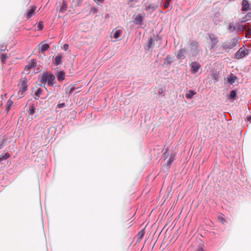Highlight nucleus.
I'll return each instance as SVG.
<instances>
[{
  "instance_id": "32",
  "label": "nucleus",
  "mask_w": 251,
  "mask_h": 251,
  "mask_svg": "<svg viewBox=\"0 0 251 251\" xmlns=\"http://www.w3.org/2000/svg\"><path fill=\"white\" fill-rule=\"evenodd\" d=\"M236 96V92L235 90H232L229 95L230 99H235Z\"/></svg>"
},
{
  "instance_id": "34",
  "label": "nucleus",
  "mask_w": 251,
  "mask_h": 251,
  "mask_svg": "<svg viewBox=\"0 0 251 251\" xmlns=\"http://www.w3.org/2000/svg\"><path fill=\"white\" fill-rule=\"evenodd\" d=\"M0 59L3 63H4L7 59V56L5 54H2L0 56Z\"/></svg>"
},
{
  "instance_id": "3",
  "label": "nucleus",
  "mask_w": 251,
  "mask_h": 251,
  "mask_svg": "<svg viewBox=\"0 0 251 251\" xmlns=\"http://www.w3.org/2000/svg\"><path fill=\"white\" fill-rule=\"evenodd\" d=\"M37 62L36 59H31L28 63L27 65L25 66V71L28 74L30 70L31 69H34L36 66Z\"/></svg>"
},
{
  "instance_id": "9",
  "label": "nucleus",
  "mask_w": 251,
  "mask_h": 251,
  "mask_svg": "<svg viewBox=\"0 0 251 251\" xmlns=\"http://www.w3.org/2000/svg\"><path fill=\"white\" fill-rule=\"evenodd\" d=\"M122 32L123 31L121 29H114L111 33V37L117 40L120 37Z\"/></svg>"
},
{
  "instance_id": "4",
  "label": "nucleus",
  "mask_w": 251,
  "mask_h": 251,
  "mask_svg": "<svg viewBox=\"0 0 251 251\" xmlns=\"http://www.w3.org/2000/svg\"><path fill=\"white\" fill-rule=\"evenodd\" d=\"M237 43V40L235 39H232L230 42H225L222 45L224 49H232L234 47Z\"/></svg>"
},
{
  "instance_id": "16",
  "label": "nucleus",
  "mask_w": 251,
  "mask_h": 251,
  "mask_svg": "<svg viewBox=\"0 0 251 251\" xmlns=\"http://www.w3.org/2000/svg\"><path fill=\"white\" fill-rule=\"evenodd\" d=\"M242 23L241 22L240 23H238L237 24V28L238 30L240 31H243L246 30L248 28V26L247 25H243L242 24Z\"/></svg>"
},
{
  "instance_id": "41",
  "label": "nucleus",
  "mask_w": 251,
  "mask_h": 251,
  "mask_svg": "<svg viewBox=\"0 0 251 251\" xmlns=\"http://www.w3.org/2000/svg\"><path fill=\"white\" fill-rule=\"evenodd\" d=\"M69 48V45L67 44H65L63 45V49L65 50H67Z\"/></svg>"
},
{
  "instance_id": "13",
  "label": "nucleus",
  "mask_w": 251,
  "mask_h": 251,
  "mask_svg": "<svg viewBox=\"0 0 251 251\" xmlns=\"http://www.w3.org/2000/svg\"><path fill=\"white\" fill-rule=\"evenodd\" d=\"M62 54L61 53H59L57 54L56 56L54 58L53 63L56 65H60L62 63Z\"/></svg>"
},
{
  "instance_id": "26",
  "label": "nucleus",
  "mask_w": 251,
  "mask_h": 251,
  "mask_svg": "<svg viewBox=\"0 0 251 251\" xmlns=\"http://www.w3.org/2000/svg\"><path fill=\"white\" fill-rule=\"evenodd\" d=\"M10 154L8 152H6L4 153V155L1 154L0 155V162L3 160H4L10 157Z\"/></svg>"
},
{
  "instance_id": "17",
  "label": "nucleus",
  "mask_w": 251,
  "mask_h": 251,
  "mask_svg": "<svg viewBox=\"0 0 251 251\" xmlns=\"http://www.w3.org/2000/svg\"><path fill=\"white\" fill-rule=\"evenodd\" d=\"M75 87L73 85H69L65 88L66 94L69 96L73 93Z\"/></svg>"
},
{
  "instance_id": "1",
  "label": "nucleus",
  "mask_w": 251,
  "mask_h": 251,
  "mask_svg": "<svg viewBox=\"0 0 251 251\" xmlns=\"http://www.w3.org/2000/svg\"><path fill=\"white\" fill-rule=\"evenodd\" d=\"M18 86H20V88L18 92V99H20L24 96V92L27 90V85L26 78H21Z\"/></svg>"
},
{
  "instance_id": "23",
  "label": "nucleus",
  "mask_w": 251,
  "mask_h": 251,
  "mask_svg": "<svg viewBox=\"0 0 251 251\" xmlns=\"http://www.w3.org/2000/svg\"><path fill=\"white\" fill-rule=\"evenodd\" d=\"M57 77L58 80L62 81L65 78V73L63 72H59L58 73Z\"/></svg>"
},
{
  "instance_id": "25",
  "label": "nucleus",
  "mask_w": 251,
  "mask_h": 251,
  "mask_svg": "<svg viewBox=\"0 0 251 251\" xmlns=\"http://www.w3.org/2000/svg\"><path fill=\"white\" fill-rule=\"evenodd\" d=\"M142 22V17L140 15L136 16L134 20V22L136 24H140Z\"/></svg>"
},
{
  "instance_id": "36",
  "label": "nucleus",
  "mask_w": 251,
  "mask_h": 251,
  "mask_svg": "<svg viewBox=\"0 0 251 251\" xmlns=\"http://www.w3.org/2000/svg\"><path fill=\"white\" fill-rule=\"evenodd\" d=\"M42 93V90L41 89H38L35 92V95L39 97Z\"/></svg>"
},
{
  "instance_id": "24",
  "label": "nucleus",
  "mask_w": 251,
  "mask_h": 251,
  "mask_svg": "<svg viewBox=\"0 0 251 251\" xmlns=\"http://www.w3.org/2000/svg\"><path fill=\"white\" fill-rule=\"evenodd\" d=\"M251 18V12L247 13L245 17L242 19L241 23L247 22Z\"/></svg>"
},
{
  "instance_id": "5",
  "label": "nucleus",
  "mask_w": 251,
  "mask_h": 251,
  "mask_svg": "<svg viewBox=\"0 0 251 251\" xmlns=\"http://www.w3.org/2000/svg\"><path fill=\"white\" fill-rule=\"evenodd\" d=\"M50 46L48 44H45L44 42L40 43L38 45V55L39 57L41 56V53H43L45 51L47 50Z\"/></svg>"
},
{
  "instance_id": "42",
  "label": "nucleus",
  "mask_w": 251,
  "mask_h": 251,
  "mask_svg": "<svg viewBox=\"0 0 251 251\" xmlns=\"http://www.w3.org/2000/svg\"><path fill=\"white\" fill-rule=\"evenodd\" d=\"M133 2H137V0H129L128 2H127V4H129V5H130V4H132V3Z\"/></svg>"
},
{
  "instance_id": "12",
  "label": "nucleus",
  "mask_w": 251,
  "mask_h": 251,
  "mask_svg": "<svg viewBox=\"0 0 251 251\" xmlns=\"http://www.w3.org/2000/svg\"><path fill=\"white\" fill-rule=\"evenodd\" d=\"M55 79V77L51 74L47 73V83L49 86H53L54 83L53 81Z\"/></svg>"
},
{
  "instance_id": "44",
  "label": "nucleus",
  "mask_w": 251,
  "mask_h": 251,
  "mask_svg": "<svg viewBox=\"0 0 251 251\" xmlns=\"http://www.w3.org/2000/svg\"><path fill=\"white\" fill-rule=\"evenodd\" d=\"M104 0H96V1L100 2V3H103Z\"/></svg>"
},
{
  "instance_id": "18",
  "label": "nucleus",
  "mask_w": 251,
  "mask_h": 251,
  "mask_svg": "<svg viewBox=\"0 0 251 251\" xmlns=\"http://www.w3.org/2000/svg\"><path fill=\"white\" fill-rule=\"evenodd\" d=\"M237 79V77L234 75L232 74H231L228 78V82L230 84H233L235 82V80Z\"/></svg>"
},
{
  "instance_id": "15",
  "label": "nucleus",
  "mask_w": 251,
  "mask_h": 251,
  "mask_svg": "<svg viewBox=\"0 0 251 251\" xmlns=\"http://www.w3.org/2000/svg\"><path fill=\"white\" fill-rule=\"evenodd\" d=\"M197 244L196 243L195 244H193L191 246V248L193 249L194 250V251H203V249L201 247V244H199L198 245H197Z\"/></svg>"
},
{
  "instance_id": "37",
  "label": "nucleus",
  "mask_w": 251,
  "mask_h": 251,
  "mask_svg": "<svg viewBox=\"0 0 251 251\" xmlns=\"http://www.w3.org/2000/svg\"><path fill=\"white\" fill-rule=\"evenodd\" d=\"M170 1L171 0H166V2H165L163 5L165 8H167L169 7Z\"/></svg>"
},
{
  "instance_id": "19",
  "label": "nucleus",
  "mask_w": 251,
  "mask_h": 251,
  "mask_svg": "<svg viewBox=\"0 0 251 251\" xmlns=\"http://www.w3.org/2000/svg\"><path fill=\"white\" fill-rule=\"evenodd\" d=\"M196 93L194 92L192 90H190L188 91V93L186 94V98L188 99H191L193 98V96H194Z\"/></svg>"
},
{
  "instance_id": "8",
  "label": "nucleus",
  "mask_w": 251,
  "mask_h": 251,
  "mask_svg": "<svg viewBox=\"0 0 251 251\" xmlns=\"http://www.w3.org/2000/svg\"><path fill=\"white\" fill-rule=\"evenodd\" d=\"M251 9L250 4L248 0H243L242 2L241 11L243 12L248 11Z\"/></svg>"
},
{
  "instance_id": "22",
  "label": "nucleus",
  "mask_w": 251,
  "mask_h": 251,
  "mask_svg": "<svg viewBox=\"0 0 251 251\" xmlns=\"http://www.w3.org/2000/svg\"><path fill=\"white\" fill-rule=\"evenodd\" d=\"M145 234L144 229L140 230L137 235V241L139 242L143 237Z\"/></svg>"
},
{
  "instance_id": "43",
  "label": "nucleus",
  "mask_w": 251,
  "mask_h": 251,
  "mask_svg": "<svg viewBox=\"0 0 251 251\" xmlns=\"http://www.w3.org/2000/svg\"><path fill=\"white\" fill-rule=\"evenodd\" d=\"M174 160V157H171L170 159H169V161L168 162V165H170L172 162Z\"/></svg>"
},
{
  "instance_id": "7",
  "label": "nucleus",
  "mask_w": 251,
  "mask_h": 251,
  "mask_svg": "<svg viewBox=\"0 0 251 251\" xmlns=\"http://www.w3.org/2000/svg\"><path fill=\"white\" fill-rule=\"evenodd\" d=\"M248 54V50L245 49L240 48L235 53L236 59H241L243 58L246 55Z\"/></svg>"
},
{
  "instance_id": "45",
  "label": "nucleus",
  "mask_w": 251,
  "mask_h": 251,
  "mask_svg": "<svg viewBox=\"0 0 251 251\" xmlns=\"http://www.w3.org/2000/svg\"><path fill=\"white\" fill-rule=\"evenodd\" d=\"M247 120L248 121H251V115L247 117Z\"/></svg>"
},
{
  "instance_id": "14",
  "label": "nucleus",
  "mask_w": 251,
  "mask_h": 251,
  "mask_svg": "<svg viewBox=\"0 0 251 251\" xmlns=\"http://www.w3.org/2000/svg\"><path fill=\"white\" fill-rule=\"evenodd\" d=\"M36 9L35 6H30V8L27 10V11L26 13V17L27 19H29L34 14V12Z\"/></svg>"
},
{
  "instance_id": "20",
  "label": "nucleus",
  "mask_w": 251,
  "mask_h": 251,
  "mask_svg": "<svg viewBox=\"0 0 251 251\" xmlns=\"http://www.w3.org/2000/svg\"><path fill=\"white\" fill-rule=\"evenodd\" d=\"M184 50L180 49L176 54V57L178 59H183L184 58Z\"/></svg>"
},
{
  "instance_id": "46",
  "label": "nucleus",
  "mask_w": 251,
  "mask_h": 251,
  "mask_svg": "<svg viewBox=\"0 0 251 251\" xmlns=\"http://www.w3.org/2000/svg\"><path fill=\"white\" fill-rule=\"evenodd\" d=\"M214 79H215V80L216 79L215 76H214Z\"/></svg>"
},
{
  "instance_id": "28",
  "label": "nucleus",
  "mask_w": 251,
  "mask_h": 251,
  "mask_svg": "<svg viewBox=\"0 0 251 251\" xmlns=\"http://www.w3.org/2000/svg\"><path fill=\"white\" fill-rule=\"evenodd\" d=\"M158 5L156 4H151L148 6H146L145 9L146 10L149 9H151L152 10H155L157 7Z\"/></svg>"
},
{
  "instance_id": "29",
  "label": "nucleus",
  "mask_w": 251,
  "mask_h": 251,
  "mask_svg": "<svg viewBox=\"0 0 251 251\" xmlns=\"http://www.w3.org/2000/svg\"><path fill=\"white\" fill-rule=\"evenodd\" d=\"M13 103V102L11 100H9L7 101V103H6V109L7 111L9 110V109H10V107L12 105Z\"/></svg>"
},
{
  "instance_id": "33",
  "label": "nucleus",
  "mask_w": 251,
  "mask_h": 251,
  "mask_svg": "<svg viewBox=\"0 0 251 251\" xmlns=\"http://www.w3.org/2000/svg\"><path fill=\"white\" fill-rule=\"evenodd\" d=\"M44 27L43 22L42 21L39 22L37 25V30H42Z\"/></svg>"
},
{
  "instance_id": "11",
  "label": "nucleus",
  "mask_w": 251,
  "mask_h": 251,
  "mask_svg": "<svg viewBox=\"0 0 251 251\" xmlns=\"http://www.w3.org/2000/svg\"><path fill=\"white\" fill-rule=\"evenodd\" d=\"M39 81L40 82V85L42 86L43 84L45 85L47 82V73H44L39 77Z\"/></svg>"
},
{
  "instance_id": "30",
  "label": "nucleus",
  "mask_w": 251,
  "mask_h": 251,
  "mask_svg": "<svg viewBox=\"0 0 251 251\" xmlns=\"http://www.w3.org/2000/svg\"><path fill=\"white\" fill-rule=\"evenodd\" d=\"M172 62V57L170 55L167 56V57L165 59V63H166L168 64H170Z\"/></svg>"
},
{
  "instance_id": "39",
  "label": "nucleus",
  "mask_w": 251,
  "mask_h": 251,
  "mask_svg": "<svg viewBox=\"0 0 251 251\" xmlns=\"http://www.w3.org/2000/svg\"><path fill=\"white\" fill-rule=\"evenodd\" d=\"M65 106H66V105H65V103H58L57 105V107L61 108L65 107Z\"/></svg>"
},
{
  "instance_id": "31",
  "label": "nucleus",
  "mask_w": 251,
  "mask_h": 251,
  "mask_svg": "<svg viewBox=\"0 0 251 251\" xmlns=\"http://www.w3.org/2000/svg\"><path fill=\"white\" fill-rule=\"evenodd\" d=\"M35 108L34 106L32 105L30 107L28 111V113L29 115H32L35 112Z\"/></svg>"
},
{
  "instance_id": "35",
  "label": "nucleus",
  "mask_w": 251,
  "mask_h": 251,
  "mask_svg": "<svg viewBox=\"0 0 251 251\" xmlns=\"http://www.w3.org/2000/svg\"><path fill=\"white\" fill-rule=\"evenodd\" d=\"M246 30V36H249V37H251V29L249 28L248 27Z\"/></svg>"
},
{
  "instance_id": "38",
  "label": "nucleus",
  "mask_w": 251,
  "mask_h": 251,
  "mask_svg": "<svg viewBox=\"0 0 251 251\" xmlns=\"http://www.w3.org/2000/svg\"><path fill=\"white\" fill-rule=\"evenodd\" d=\"M218 220L219 221H220L223 224H224L225 222V220L223 218L222 215H220V216H218Z\"/></svg>"
},
{
  "instance_id": "2",
  "label": "nucleus",
  "mask_w": 251,
  "mask_h": 251,
  "mask_svg": "<svg viewBox=\"0 0 251 251\" xmlns=\"http://www.w3.org/2000/svg\"><path fill=\"white\" fill-rule=\"evenodd\" d=\"M208 35L211 42L210 49H213L216 47L218 43V37L213 33H209Z\"/></svg>"
},
{
  "instance_id": "10",
  "label": "nucleus",
  "mask_w": 251,
  "mask_h": 251,
  "mask_svg": "<svg viewBox=\"0 0 251 251\" xmlns=\"http://www.w3.org/2000/svg\"><path fill=\"white\" fill-rule=\"evenodd\" d=\"M191 50L193 51L196 54L199 52L198 50V42L196 41H192L191 44Z\"/></svg>"
},
{
  "instance_id": "27",
  "label": "nucleus",
  "mask_w": 251,
  "mask_h": 251,
  "mask_svg": "<svg viewBox=\"0 0 251 251\" xmlns=\"http://www.w3.org/2000/svg\"><path fill=\"white\" fill-rule=\"evenodd\" d=\"M153 44V39L151 38H150L149 40L148 44L145 47V49L147 50H149L152 46Z\"/></svg>"
},
{
  "instance_id": "40",
  "label": "nucleus",
  "mask_w": 251,
  "mask_h": 251,
  "mask_svg": "<svg viewBox=\"0 0 251 251\" xmlns=\"http://www.w3.org/2000/svg\"><path fill=\"white\" fill-rule=\"evenodd\" d=\"M229 29H232V30H234L235 29V26L233 24H230L229 25Z\"/></svg>"
},
{
  "instance_id": "21",
  "label": "nucleus",
  "mask_w": 251,
  "mask_h": 251,
  "mask_svg": "<svg viewBox=\"0 0 251 251\" xmlns=\"http://www.w3.org/2000/svg\"><path fill=\"white\" fill-rule=\"evenodd\" d=\"M67 4L65 1H63L61 5V6L59 9V12L61 13H64L67 10Z\"/></svg>"
},
{
  "instance_id": "6",
  "label": "nucleus",
  "mask_w": 251,
  "mask_h": 251,
  "mask_svg": "<svg viewBox=\"0 0 251 251\" xmlns=\"http://www.w3.org/2000/svg\"><path fill=\"white\" fill-rule=\"evenodd\" d=\"M190 71L191 74H195L197 73L201 67L200 64L198 62H192L190 64Z\"/></svg>"
}]
</instances>
